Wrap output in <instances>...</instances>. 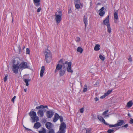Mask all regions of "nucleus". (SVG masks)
Segmentation results:
<instances>
[{
  "instance_id": "obj_1",
  "label": "nucleus",
  "mask_w": 133,
  "mask_h": 133,
  "mask_svg": "<svg viewBox=\"0 0 133 133\" xmlns=\"http://www.w3.org/2000/svg\"><path fill=\"white\" fill-rule=\"evenodd\" d=\"M71 65V62H64L63 60L61 59L59 61L58 63L56 65L55 72L56 73L58 71H59V75L60 76H62L65 74L67 69L68 72L72 73L73 71Z\"/></svg>"
},
{
  "instance_id": "obj_2",
  "label": "nucleus",
  "mask_w": 133,
  "mask_h": 133,
  "mask_svg": "<svg viewBox=\"0 0 133 133\" xmlns=\"http://www.w3.org/2000/svg\"><path fill=\"white\" fill-rule=\"evenodd\" d=\"M45 56V61L46 63H49L51 59V54L50 51L48 49H46L44 53Z\"/></svg>"
},
{
  "instance_id": "obj_3",
  "label": "nucleus",
  "mask_w": 133,
  "mask_h": 133,
  "mask_svg": "<svg viewBox=\"0 0 133 133\" xmlns=\"http://www.w3.org/2000/svg\"><path fill=\"white\" fill-rule=\"evenodd\" d=\"M29 114L32 120V122H37L39 121V118L37 116L36 113V112L34 111H31L29 112Z\"/></svg>"
},
{
  "instance_id": "obj_4",
  "label": "nucleus",
  "mask_w": 133,
  "mask_h": 133,
  "mask_svg": "<svg viewBox=\"0 0 133 133\" xmlns=\"http://www.w3.org/2000/svg\"><path fill=\"white\" fill-rule=\"evenodd\" d=\"M62 12L60 11H58L55 13V19L57 24L59 23L62 20Z\"/></svg>"
},
{
  "instance_id": "obj_5",
  "label": "nucleus",
  "mask_w": 133,
  "mask_h": 133,
  "mask_svg": "<svg viewBox=\"0 0 133 133\" xmlns=\"http://www.w3.org/2000/svg\"><path fill=\"white\" fill-rule=\"evenodd\" d=\"M61 122V125L59 127L60 129H62L65 130L66 128V125L65 123L63 122V118L62 116H59V118Z\"/></svg>"
},
{
  "instance_id": "obj_6",
  "label": "nucleus",
  "mask_w": 133,
  "mask_h": 133,
  "mask_svg": "<svg viewBox=\"0 0 133 133\" xmlns=\"http://www.w3.org/2000/svg\"><path fill=\"white\" fill-rule=\"evenodd\" d=\"M29 65L27 63L25 62H22L19 65V68L24 69L28 68Z\"/></svg>"
},
{
  "instance_id": "obj_7",
  "label": "nucleus",
  "mask_w": 133,
  "mask_h": 133,
  "mask_svg": "<svg viewBox=\"0 0 133 133\" xmlns=\"http://www.w3.org/2000/svg\"><path fill=\"white\" fill-rule=\"evenodd\" d=\"M12 67V70L13 72L15 74L17 73L19 68V65L18 66V64H13Z\"/></svg>"
},
{
  "instance_id": "obj_8",
  "label": "nucleus",
  "mask_w": 133,
  "mask_h": 133,
  "mask_svg": "<svg viewBox=\"0 0 133 133\" xmlns=\"http://www.w3.org/2000/svg\"><path fill=\"white\" fill-rule=\"evenodd\" d=\"M46 116L48 118H51L53 116L54 112L53 110H50L47 111L46 112Z\"/></svg>"
},
{
  "instance_id": "obj_9",
  "label": "nucleus",
  "mask_w": 133,
  "mask_h": 133,
  "mask_svg": "<svg viewBox=\"0 0 133 133\" xmlns=\"http://www.w3.org/2000/svg\"><path fill=\"white\" fill-rule=\"evenodd\" d=\"M103 23L104 25L107 26L110 25L109 23V15L103 21Z\"/></svg>"
},
{
  "instance_id": "obj_10",
  "label": "nucleus",
  "mask_w": 133,
  "mask_h": 133,
  "mask_svg": "<svg viewBox=\"0 0 133 133\" xmlns=\"http://www.w3.org/2000/svg\"><path fill=\"white\" fill-rule=\"evenodd\" d=\"M45 126L47 129L50 130L52 128L53 125L51 123L47 122L45 124Z\"/></svg>"
},
{
  "instance_id": "obj_11",
  "label": "nucleus",
  "mask_w": 133,
  "mask_h": 133,
  "mask_svg": "<svg viewBox=\"0 0 133 133\" xmlns=\"http://www.w3.org/2000/svg\"><path fill=\"white\" fill-rule=\"evenodd\" d=\"M97 117L101 122L104 123V124L106 125L108 124L105 122L104 119L102 117L99 115H98L97 116Z\"/></svg>"
},
{
  "instance_id": "obj_12",
  "label": "nucleus",
  "mask_w": 133,
  "mask_h": 133,
  "mask_svg": "<svg viewBox=\"0 0 133 133\" xmlns=\"http://www.w3.org/2000/svg\"><path fill=\"white\" fill-rule=\"evenodd\" d=\"M83 22L85 25V27L86 28L88 24V17L87 15H85L84 16Z\"/></svg>"
},
{
  "instance_id": "obj_13",
  "label": "nucleus",
  "mask_w": 133,
  "mask_h": 133,
  "mask_svg": "<svg viewBox=\"0 0 133 133\" xmlns=\"http://www.w3.org/2000/svg\"><path fill=\"white\" fill-rule=\"evenodd\" d=\"M59 116L57 113H55L53 118V122H56L59 118Z\"/></svg>"
},
{
  "instance_id": "obj_14",
  "label": "nucleus",
  "mask_w": 133,
  "mask_h": 133,
  "mask_svg": "<svg viewBox=\"0 0 133 133\" xmlns=\"http://www.w3.org/2000/svg\"><path fill=\"white\" fill-rule=\"evenodd\" d=\"M38 116L40 117H42L44 115L43 111L42 109L39 110L37 112Z\"/></svg>"
},
{
  "instance_id": "obj_15",
  "label": "nucleus",
  "mask_w": 133,
  "mask_h": 133,
  "mask_svg": "<svg viewBox=\"0 0 133 133\" xmlns=\"http://www.w3.org/2000/svg\"><path fill=\"white\" fill-rule=\"evenodd\" d=\"M124 123V121L123 120H119L117 121V123L116 124V127L121 126Z\"/></svg>"
},
{
  "instance_id": "obj_16",
  "label": "nucleus",
  "mask_w": 133,
  "mask_h": 133,
  "mask_svg": "<svg viewBox=\"0 0 133 133\" xmlns=\"http://www.w3.org/2000/svg\"><path fill=\"white\" fill-rule=\"evenodd\" d=\"M41 126V123L37 122L36 123H35L34 126V128L35 129H38Z\"/></svg>"
},
{
  "instance_id": "obj_17",
  "label": "nucleus",
  "mask_w": 133,
  "mask_h": 133,
  "mask_svg": "<svg viewBox=\"0 0 133 133\" xmlns=\"http://www.w3.org/2000/svg\"><path fill=\"white\" fill-rule=\"evenodd\" d=\"M45 70V67L44 66H42L41 67V69L40 73V76L41 77H42L43 76V73L44 72Z\"/></svg>"
},
{
  "instance_id": "obj_18",
  "label": "nucleus",
  "mask_w": 133,
  "mask_h": 133,
  "mask_svg": "<svg viewBox=\"0 0 133 133\" xmlns=\"http://www.w3.org/2000/svg\"><path fill=\"white\" fill-rule=\"evenodd\" d=\"M104 9V8L103 7L99 10L100 12L99 13V14L101 16H103L105 14V12L103 11Z\"/></svg>"
},
{
  "instance_id": "obj_19",
  "label": "nucleus",
  "mask_w": 133,
  "mask_h": 133,
  "mask_svg": "<svg viewBox=\"0 0 133 133\" xmlns=\"http://www.w3.org/2000/svg\"><path fill=\"white\" fill-rule=\"evenodd\" d=\"M133 104V102L132 100L130 101L127 103V107L128 108H130L132 107Z\"/></svg>"
},
{
  "instance_id": "obj_20",
  "label": "nucleus",
  "mask_w": 133,
  "mask_h": 133,
  "mask_svg": "<svg viewBox=\"0 0 133 133\" xmlns=\"http://www.w3.org/2000/svg\"><path fill=\"white\" fill-rule=\"evenodd\" d=\"M33 1L35 5L37 6L39 5L40 4V0H33Z\"/></svg>"
},
{
  "instance_id": "obj_21",
  "label": "nucleus",
  "mask_w": 133,
  "mask_h": 133,
  "mask_svg": "<svg viewBox=\"0 0 133 133\" xmlns=\"http://www.w3.org/2000/svg\"><path fill=\"white\" fill-rule=\"evenodd\" d=\"M46 108L47 109H48V108L47 106H43L42 105H41L40 106H37L36 107V108L37 109H43L44 108Z\"/></svg>"
},
{
  "instance_id": "obj_22",
  "label": "nucleus",
  "mask_w": 133,
  "mask_h": 133,
  "mask_svg": "<svg viewBox=\"0 0 133 133\" xmlns=\"http://www.w3.org/2000/svg\"><path fill=\"white\" fill-rule=\"evenodd\" d=\"M118 19L117 12H115L114 13V20H117Z\"/></svg>"
},
{
  "instance_id": "obj_23",
  "label": "nucleus",
  "mask_w": 133,
  "mask_h": 133,
  "mask_svg": "<svg viewBox=\"0 0 133 133\" xmlns=\"http://www.w3.org/2000/svg\"><path fill=\"white\" fill-rule=\"evenodd\" d=\"M38 132L39 133H46V130L45 129L42 128V129L39 131Z\"/></svg>"
},
{
  "instance_id": "obj_24",
  "label": "nucleus",
  "mask_w": 133,
  "mask_h": 133,
  "mask_svg": "<svg viewBox=\"0 0 133 133\" xmlns=\"http://www.w3.org/2000/svg\"><path fill=\"white\" fill-rule=\"evenodd\" d=\"M100 45L99 44L96 45L94 48V50L95 51H98L100 49Z\"/></svg>"
},
{
  "instance_id": "obj_25",
  "label": "nucleus",
  "mask_w": 133,
  "mask_h": 133,
  "mask_svg": "<svg viewBox=\"0 0 133 133\" xmlns=\"http://www.w3.org/2000/svg\"><path fill=\"white\" fill-rule=\"evenodd\" d=\"M65 130L59 128V131L56 133H65Z\"/></svg>"
},
{
  "instance_id": "obj_26",
  "label": "nucleus",
  "mask_w": 133,
  "mask_h": 133,
  "mask_svg": "<svg viewBox=\"0 0 133 133\" xmlns=\"http://www.w3.org/2000/svg\"><path fill=\"white\" fill-rule=\"evenodd\" d=\"M30 81V79H25L24 80V81L26 83V86H28L29 85L28 82Z\"/></svg>"
},
{
  "instance_id": "obj_27",
  "label": "nucleus",
  "mask_w": 133,
  "mask_h": 133,
  "mask_svg": "<svg viewBox=\"0 0 133 133\" xmlns=\"http://www.w3.org/2000/svg\"><path fill=\"white\" fill-rule=\"evenodd\" d=\"M108 111H109L108 110H107L106 111H104L103 113L102 114L104 116V117L109 116V115H106L107 114V112H108Z\"/></svg>"
},
{
  "instance_id": "obj_28",
  "label": "nucleus",
  "mask_w": 133,
  "mask_h": 133,
  "mask_svg": "<svg viewBox=\"0 0 133 133\" xmlns=\"http://www.w3.org/2000/svg\"><path fill=\"white\" fill-rule=\"evenodd\" d=\"M85 131H86V133H91V130L90 128H87L84 129Z\"/></svg>"
},
{
  "instance_id": "obj_29",
  "label": "nucleus",
  "mask_w": 133,
  "mask_h": 133,
  "mask_svg": "<svg viewBox=\"0 0 133 133\" xmlns=\"http://www.w3.org/2000/svg\"><path fill=\"white\" fill-rule=\"evenodd\" d=\"M77 51L78 52L82 53V52L83 49L81 47H78L77 49Z\"/></svg>"
},
{
  "instance_id": "obj_30",
  "label": "nucleus",
  "mask_w": 133,
  "mask_h": 133,
  "mask_svg": "<svg viewBox=\"0 0 133 133\" xmlns=\"http://www.w3.org/2000/svg\"><path fill=\"white\" fill-rule=\"evenodd\" d=\"M87 90V85L85 84L84 86L83 89V92H86Z\"/></svg>"
},
{
  "instance_id": "obj_31",
  "label": "nucleus",
  "mask_w": 133,
  "mask_h": 133,
  "mask_svg": "<svg viewBox=\"0 0 133 133\" xmlns=\"http://www.w3.org/2000/svg\"><path fill=\"white\" fill-rule=\"evenodd\" d=\"M75 4H81L80 0H74Z\"/></svg>"
},
{
  "instance_id": "obj_32",
  "label": "nucleus",
  "mask_w": 133,
  "mask_h": 133,
  "mask_svg": "<svg viewBox=\"0 0 133 133\" xmlns=\"http://www.w3.org/2000/svg\"><path fill=\"white\" fill-rule=\"evenodd\" d=\"M107 31L109 33H110L111 31V28L110 27V25L107 26Z\"/></svg>"
},
{
  "instance_id": "obj_33",
  "label": "nucleus",
  "mask_w": 133,
  "mask_h": 133,
  "mask_svg": "<svg viewBox=\"0 0 133 133\" xmlns=\"http://www.w3.org/2000/svg\"><path fill=\"white\" fill-rule=\"evenodd\" d=\"M99 57L100 59L102 61H104L105 59V57L101 54L99 55Z\"/></svg>"
},
{
  "instance_id": "obj_34",
  "label": "nucleus",
  "mask_w": 133,
  "mask_h": 133,
  "mask_svg": "<svg viewBox=\"0 0 133 133\" xmlns=\"http://www.w3.org/2000/svg\"><path fill=\"white\" fill-rule=\"evenodd\" d=\"M75 7L77 9H79L80 8V5H81V4H75Z\"/></svg>"
},
{
  "instance_id": "obj_35",
  "label": "nucleus",
  "mask_w": 133,
  "mask_h": 133,
  "mask_svg": "<svg viewBox=\"0 0 133 133\" xmlns=\"http://www.w3.org/2000/svg\"><path fill=\"white\" fill-rule=\"evenodd\" d=\"M112 90H108L107 92L105 93V95H106L107 96H108V95L110 94V93L112 92Z\"/></svg>"
},
{
  "instance_id": "obj_36",
  "label": "nucleus",
  "mask_w": 133,
  "mask_h": 133,
  "mask_svg": "<svg viewBox=\"0 0 133 133\" xmlns=\"http://www.w3.org/2000/svg\"><path fill=\"white\" fill-rule=\"evenodd\" d=\"M114 131V130L112 129H109L108 130V133H113Z\"/></svg>"
},
{
  "instance_id": "obj_37",
  "label": "nucleus",
  "mask_w": 133,
  "mask_h": 133,
  "mask_svg": "<svg viewBox=\"0 0 133 133\" xmlns=\"http://www.w3.org/2000/svg\"><path fill=\"white\" fill-rule=\"evenodd\" d=\"M108 125H109V127H117L116 124L114 125L109 124H108Z\"/></svg>"
},
{
  "instance_id": "obj_38",
  "label": "nucleus",
  "mask_w": 133,
  "mask_h": 133,
  "mask_svg": "<svg viewBox=\"0 0 133 133\" xmlns=\"http://www.w3.org/2000/svg\"><path fill=\"white\" fill-rule=\"evenodd\" d=\"M26 52L27 54H29L30 53V51L29 49L27 48L26 49Z\"/></svg>"
},
{
  "instance_id": "obj_39",
  "label": "nucleus",
  "mask_w": 133,
  "mask_h": 133,
  "mask_svg": "<svg viewBox=\"0 0 133 133\" xmlns=\"http://www.w3.org/2000/svg\"><path fill=\"white\" fill-rule=\"evenodd\" d=\"M48 133H55L53 129H51L50 130Z\"/></svg>"
},
{
  "instance_id": "obj_40",
  "label": "nucleus",
  "mask_w": 133,
  "mask_h": 133,
  "mask_svg": "<svg viewBox=\"0 0 133 133\" xmlns=\"http://www.w3.org/2000/svg\"><path fill=\"white\" fill-rule=\"evenodd\" d=\"M75 40L77 42H79L80 40V38L78 37L76 38L75 39Z\"/></svg>"
},
{
  "instance_id": "obj_41",
  "label": "nucleus",
  "mask_w": 133,
  "mask_h": 133,
  "mask_svg": "<svg viewBox=\"0 0 133 133\" xmlns=\"http://www.w3.org/2000/svg\"><path fill=\"white\" fill-rule=\"evenodd\" d=\"M128 60L130 62H131L132 61V58L130 55L128 57Z\"/></svg>"
},
{
  "instance_id": "obj_42",
  "label": "nucleus",
  "mask_w": 133,
  "mask_h": 133,
  "mask_svg": "<svg viewBox=\"0 0 133 133\" xmlns=\"http://www.w3.org/2000/svg\"><path fill=\"white\" fill-rule=\"evenodd\" d=\"M8 76L7 75H5V77L4 79V82H5L6 81L7 79Z\"/></svg>"
},
{
  "instance_id": "obj_43",
  "label": "nucleus",
  "mask_w": 133,
  "mask_h": 133,
  "mask_svg": "<svg viewBox=\"0 0 133 133\" xmlns=\"http://www.w3.org/2000/svg\"><path fill=\"white\" fill-rule=\"evenodd\" d=\"M79 110L80 112L81 113H83L84 111V109L83 108H82L80 109Z\"/></svg>"
},
{
  "instance_id": "obj_44",
  "label": "nucleus",
  "mask_w": 133,
  "mask_h": 133,
  "mask_svg": "<svg viewBox=\"0 0 133 133\" xmlns=\"http://www.w3.org/2000/svg\"><path fill=\"white\" fill-rule=\"evenodd\" d=\"M16 97V96H14L13 98L11 99V101L13 103H14V102L15 99Z\"/></svg>"
},
{
  "instance_id": "obj_45",
  "label": "nucleus",
  "mask_w": 133,
  "mask_h": 133,
  "mask_svg": "<svg viewBox=\"0 0 133 133\" xmlns=\"http://www.w3.org/2000/svg\"><path fill=\"white\" fill-rule=\"evenodd\" d=\"M107 96L106 95H105V93L101 97V98L102 99L103 98L106 97Z\"/></svg>"
},
{
  "instance_id": "obj_46",
  "label": "nucleus",
  "mask_w": 133,
  "mask_h": 133,
  "mask_svg": "<svg viewBox=\"0 0 133 133\" xmlns=\"http://www.w3.org/2000/svg\"><path fill=\"white\" fill-rule=\"evenodd\" d=\"M41 7L38 8L37 9V12H40L41 10Z\"/></svg>"
},
{
  "instance_id": "obj_47",
  "label": "nucleus",
  "mask_w": 133,
  "mask_h": 133,
  "mask_svg": "<svg viewBox=\"0 0 133 133\" xmlns=\"http://www.w3.org/2000/svg\"><path fill=\"white\" fill-rule=\"evenodd\" d=\"M90 8H91L92 7V2L91 1V2H90Z\"/></svg>"
},
{
  "instance_id": "obj_48",
  "label": "nucleus",
  "mask_w": 133,
  "mask_h": 133,
  "mask_svg": "<svg viewBox=\"0 0 133 133\" xmlns=\"http://www.w3.org/2000/svg\"><path fill=\"white\" fill-rule=\"evenodd\" d=\"M128 124H126L124 126H122V127L123 128V127L127 128L128 127Z\"/></svg>"
},
{
  "instance_id": "obj_49",
  "label": "nucleus",
  "mask_w": 133,
  "mask_h": 133,
  "mask_svg": "<svg viewBox=\"0 0 133 133\" xmlns=\"http://www.w3.org/2000/svg\"><path fill=\"white\" fill-rule=\"evenodd\" d=\"M129 123L131 124H133V119H132L131 118V120L130 121Z\"/></svg>"
},
{
  "instance_id": "obj_50",
  "label": "nucleus",
  "mask_w": 133,
  "mask_h": 133,
  "mask_svg": "<svg viewBox=\"0 0 133 133\" xmlns=\"http://www.w3.org/2000/svg\"><path fill=\"white\" fill-rule=\"evenodd\" d=\"M24 128L26 130H27L28 131H31V130L30 129L27 128L25 127H24Z\"/></svg>"
},
{
  "instance_id": "obj_51",
  "label": "nucleus",
  "mask_w": 133,
  "mask_h": 133,
  "mask_svg": "<svg viewBox=\"0 0 133 133\" xmlns=\"http://www.w3.org/2000/svg\"><path fill=\"white\" fill-rule=\"evenodd\" d=\"M71 12V9H70L68 11V13L69 14Z\"/></svg>"
},
{
  "instance_id": "obj_52",
  "label": "nucleus",
  "mask_w": 133,
  "mask_h": 133,
  "mask_svg": "<svg viewBox=\"0 0 133 133\" xmlns=\"http://www.w3.org/2000/svg\"><path fill=\"white\" fill-rule=\"evenodd\" d=\"M94 99L96 101H97L98 100V98L97 97L95 98H94Z\"/></svg>"
},
{
  "instance_id": "obj_53",
  "label": "nucleus",
  "mask_w": 133,
  "mask_h": 133,
  "mask_svg": "<svg viewBox=\"0 0 133 133\" xmlns=\"http://www.w3.org/2000/svg\"><path fill=\"white\" fill-rule=\"evenodd\" d=\"M24 90V91L25 92H26V89H25Z\"/></svg>"
},
{
  "instance_id": "obj_54",
  "label": "nucleus",
  "mask_w": 133,
  "mask_h": 133,
  "mask_svg": "<svg viewBox=\"0 0 133 133\" xmlns=\"http://www.w3.org/2000/svg\"><path fill=\"white\" fill-rule=\"evenodd\" d=\"M128 115L129 116H130V114H128Z\"/></svg>"
},
{
  "instance_id": "obj_55",
  "label": "nucleus",
  "mask_w": 133,
  "mask_h": 133,
  "mask_svg": "<svg viewBox=\"0 0 133 133\" xmlns=\"http://www.w3.org/2000/svg\"><path fill=\"white\" fill-rule=\"evenodd\" d=\"M13 21V18L12 19V22Z\"/></svg>"
},
{
  "instance_id": "obj_56",
  "label": "nucleus",
  "mask_w": 133,
  "mask_h": 133,
  "mask_svg": "<svg viewBox=\"0 0 133 133\" xmlns=\"http://www.w3.org/2000/svg\"><path fill=\"white\" fill-rule=\"evenodd\" d=\"M12 14V13H11ZM11 15H12V14H11ZM11 16H12V15H11Z\"/></svg>"
},
{
  "instance_id": "obj_57",
  "label": "nucleus",
  "mask_w": 133,
  "mask_h": 133,
  "mask_svg": "<svg viewBox=\"0 0 133 133\" xmlns=\"http://www.w3.org/2000/svg\"><path fill=\"white\" fill-rule=\"evenodd\" d=\"M21 49V48H20V50Z\"/></svg>"
}]
</instances>
